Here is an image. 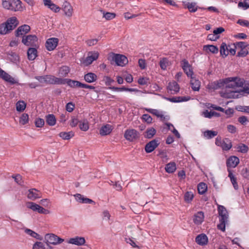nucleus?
Masks as SVG:
<instances>
[{
    "instance_id": "nucleus-61",
    "label": "nucleus",
    "mask_w": 249,
    "mask_h": 249,
    "mask_svg": "<svg viewBox=\"0 0 249 249\" xmlns=\"http://www.w3.org/2000/svg\"><path fill=\"white\" fill-rule=\"evenodd\" d=\"M33 249H45V248L43 243L36 242L34 244Z\"/></svg>"
},
{
    "instance_id": "nucleus-53",
    "label": "nucleus",
    "mask_w": 249,
    "mask_h": 249,
    "mask_svg": "<svg viewBox=\"0 0 249 249\" xmlns=\"http://www.w3.org/2000/svg\"><path fill=\"white\" fill-rule=\"evenodd\" d=\"M9 32L5 22L0 24V35H6Z\"/></svg>"
},
{
    "instance_id": "nucleus-30",
    "label": "nucleus",
    "mask_w": 249,
    "mask_h": 249,
    "mask_svg": "<svg viewBox=\"0 0 249 249\" xmlns=\"http://www.w3.org/2000/svg\"><path fill=\"white\" fill-rule=\"evenodd\" d=\"M204 219V213L202 212H198L195 214L193 220L196 224L200 225L203 222Z\"/></svg>"
},
{
    "instance_id": "nucleus-14",
    "label": "nucleus",
    "mask_w": 249,
    "mask_h": 249,
    "mask_svg": "<svg viewBox=\"0 0 249 249\" xmlns=\"http://www.w3.org/2000/svg\"><path fill=\"white\" fill-rule=\"evenodd\" d=\"M65 80L61 78H58L53 75H46V84H64Z\"/></svg>"
},
{
    "instance_id": "nucleus-19",
    "label": "nucleus",
    "mask_w": 249,
    "mask_h": 249,
    "mask_svg": "<svg viewBox=\"0 0 249 249\" xmlns=\"http://www.w3.org/2000/svg\"><path fill=\"white\" fill-rule=\"evenodd\" d=\"M179 86L176 81H172L169 83L167 89L168 93L175 94L179 90Z\"/></svg>"
},
{
    "instance_id": "nucleus-40",
    "label": "nucleus",
    "mask_w": 249,
    "mask_h": 249,
    "mask_svg": "<svg viewBox=\"0 0 249 249\" xmlns=\"http://www.w3.org/2000/svg\"><path fill=\"white\" fill-rule=\"evenodd\" d=\"M203 50L206 52H210L213 53H217L218 52V48L214 45H207L203 46Z\"/></svg>"
},
{
    "instance_id": "nucleus-35",
    "label": "nucleus",
    "mask_w": 249,
    "mask_h": 249,
    "mask_svg": "<svg viewBox=\"0 0 249 249\" xmlns=\"http://www.w3.org/2000/svg\"><path fill=\"white\" fill-rule=\"evenodd\" d=\"M176 164L174 162H170L167 163L165 167V170L168 173H173L176 170Z\"/></svg>"
},
{
    "instance_id": "nucleus-52",
    "label": "nucleus",
    "mask_w": 249,
    "mask_h": 249,
    "mask_svg": "<svg viewBox=\"0 0 249 249\" xmlns=\"http://www.w3.org/2000/svg\"><path fill=\"white\" fill-rule=\"evenodd\" d=\"M138 83L140 85H148L150 83V80L147 77H140L138 80Z\"/></svg>"
},
{
    "instance_id": "nucleus-11",
    "label": "nucleus",
    "mask_w": 249,
    "mask_h": 249,
    "mask_svg": "<svg viewBox=\"0 0 249 249\" xmlns=\"http://www.w3.org/2000/svg\"><path fill=\"white\" fill-rule=\"evenodd\" d=\"M26 196L28 199L34 201L41 197L40 192L35 188H32L28 190Z\"/></svg>"
},
{
    "instance_id": "nucleus-7",
    "label": "nucleus",
    "mask_w": 249,
    "mask_h": 249,
    "mask_svg": "<svg viewBox=\"0 0 249 249\" xmlns=\"http://www.w3.org/2000/svg\"><path fill=\"white\" fill-rule=\"evenodd\" d=\"M124 137L126 140L132 142L139 138V133L134 129H128L125 131Z\"/></svg>"
},
{
    "instance_id": "nucleus-62",
    "label": "nucleus",
    "mask_w": 249,
    "mask_h": 249,
    "mask_svg": "<svg viewBox=\"0 0 249 249\" xmlns=\"http://www.w3.org/2000/svg\"><path fill=\"white\" fill-rule=\"evenodd\" d=\"M45 122L43 119L37 118L35 121V125L37 127H42L44 125Z\"/></svg>"
},
{
    "instance_id": "nucleus-16",
    "label": "nucleus",
    "mask_w": 249,
    "mask_h": 249,
    "mask_svg": "<svg viewBox=\"0 0 249 249\" xmlns=\"http://www.w3.org/2000/svg\"><path fill=\"white\" fill-rule=\"evenodd\" d=\"M182 4L184 8L188 9L190 12H196L198 9V6L196 2L185 0L182 1Z\"/></svg>"
},
{
    "instance_id": "nucleus-42",
    "label": "nucleus",
    "mask_w": 249,
    "mask_h": 249,
    "mask_svg": "<svg viewBox=\"0 0 249 249\" xmlns=\"http://www.w3.org/2000/svg\"><path fill=\"white\" fill-rule=\"evenodd\" d=\"M59 136L63 140H68L74 136V133L72 131L61 132L59 134Z\"/></svg>"
},
{
    "instance_id": "nucleus-64",
    "label": "nucleus",
    "mask_w": 249,
    "mask_h": 249,
    "mask_svg": "<svg viewBox=\"0 0 249 249\" xmlns=\"http://www.w3.org/2000/svg\"><path fill=\"white\" fill-rule=\"evenodd\" d=\"M98 40H99V39H96V38L89 39L87 40L86 41V43L88 46H94V45H96L97 43Z\"/></svg>"
},
{
    "instance_id": "nucleus-38",
    "label": "nucleus",
    "mask_w": 249,
    "mask_h": 249,
    "mask_svg": "<svg viewBox=\"0 0 249 249\" xmlns=\"http://www.w3.org/2000/svg\"><path fill=\"white\" fill-rule=\"evenodd\" d=\"M79 128L83 131H87L89 129V123L87 119H83L79 122Z\"/></svg>"
},
{
    "instance_id": "nucleus-2",
    "label": "nucleus",
    "mask_w": 249,
    "mask_h": 249,
    "mask_svg": "<svg viewBox=\"0 0 249 249\" xmlns=\"http://www.w3.org/2000/svg\"><path fill=\"white\" fill-rule=\"evenodd\" d=\"M236 53L235 44H227L222 42L220 47V53L223 58L226 57L229 54L234 55Z\"/></svg>"
},
{
    "instance_id": "nucleus-54",
    "label": "nucleus",
    "mask_w": 249,
    "mask_h": 249,
    "mask_svg": "<svg viewBox=\"0 0 249 249\" xmlns=\"http://www.w3.org/2000/svg\"><path fill=\"white\" fill-rule=\"evenodd\" d=\"M29 122V116L26 113L22 114L19 118V123L22 125H24L27 124Z\"/></svg>"
},
{
    "instance_id": "nucleus-41",
    "label": "nucleus",
    "mask_w": 249,
    "mask_h": 249,
    "mask_svg": "<svg viewBox=\"0 0 249 249\" xmlns=\"http://www.w3.org/2000/svg\"><path fill=\"white\" fill-rule=\"evenodd\" d=\"M70 68L66 66L61 67L58 71V75L60 77H66L70 72Z\"/></svg>"
},
{
    "instance_id": "nucleus-49",
    "label": "nucleus",
    "mask_w": 249,
    "mask_h": 249,
    "mask_svg": "<svg viewBox=\"0 0 249 249\" xmlns=\"http://www.w3.org/2000/svg\"><path fill=\"white\" fill-rule=\"evenodd\" d=\"M184 197L186 203H190L194 197V193L191 191H188L184 194Z\"/></svg>"
},
{
    "instance_id": "nucleus-23",
    "label": "nucleus",
    "mask_w": 249,
    "mask_h": 249,
    "mask_svg": "<svg viewBox=\"0 0 249 249\" xmlns=\"http://www.w3.org/2000/svg\"><path fill=\"white\" fill-rule=\"evenodd\" d=\"M113 127L109 124H106L102 126L99 130V134L102 136H107L111 133Z\"/></svg>"
},
{
    "instance_id": "nucleus-8",
    "label": "nucleus",
    "mask_w": 249,
    "mask_h": 249,
    "mask_svg": "<svg viewBox=\"0 0 249 249\" xmlns=\"http://www.w3.org/2000/svg\"><path fill=\"white\" fill-rule=\"evenodd\" d=\"M180 64L182 69L188 77H191L194 76L192 67L187 60H182Z\"/></svg>"
},
{
    "instance_id": "nucleus-3",
    "label": "nucleus",
    "mask_w": 249,
    "mask_h": 249,
    "mask_svg": "<svg viewBox=\"0 0 249 249\" xmlns=\"http://www.w3.org/2000/svg\"><path fill=\"white\" fill-rule=\"evenodd\" d=\"M44 239L47 245H57L64 242V240L53 233L45 234Z\"/></svg>"
},
{
    "instance_id": "nucleus-57",
    "label": "nucleus",
    "mask_w": 249,
    "mask_h": 249,
    "mask_svg": "<svg viewBox=\"0 0 249 249\" xmlns=\"http://www.w3.org/2000/svg\"><path fill=\"white\" fill-rule=\"evenodd\" d=\"M103 81L107 86L111 85L112 83L114 82L113 79L108 76H104L103 78Z\"/></svg>"
},
{
    "instance_id": "nucleus-15",
    "label": "nucleus",
    "mask_w": 249,
    "mask_h": 249,
    "mask_svg": "<svg viewBox=\"0 0 249 249\" xmlns=\"http://www.w3.org/2000/svg\"><path fill=\"white\" fill-rule=\"evenodd\" d=\"M58 41V39L55 37L48 39L46 42V49L49 51H53L57 47Z\"/></svg>"
},
{
    "instance_id": "nucleus-44",
    "label": "nucleus",
    "mask_w": 249,
    "mask_h": 249,
    "mask_svg": "<svg viewBox=\"0 0 249 249\" xmlns=\"http://www.w3.org/2000/svg\"><path fill=\"white\" fill-rule=\"evenodd\" d=\"M9 59L13 62L17 63L19 61V56L14 52H10L8 54Z\"/></svg>"
},
{
    "instance_id": "nucleus-31",
    "label": "nucleus",
    "mask_w": 249,
    "mask_h": 249,
    "mask_svg": "<svg viewBox=\"0 0 249 249\" xmlns=\"http://www.w3.org/2000/svg\"><path fill=\"white\" fill-rule=\"evenodd\" d=\"M97 79V75L95 73L92 72L88 73L84 75L85 80L87 82L89 83H91L96 81Z\"/></svg>"
},
{
    "instance_id": "nucleus-50",
    "label": "nucleus",
    "mask_w": 249,
    "mask_h": 249,
    "mask_svg": "<svg viewBox=\"0 0 249 249\" xmlns=\"http://www.w3.org/2000/svg\"><path fill=\"white\" fill-rule=\"evenodd\" d=\"M169 64V61L166 58H162L160 60V65L161 69L163 70H166Z\"/></svg>"
},
{
    "instance_id": "nucleus-10",
    "label": "nucleus",
    "mask_w": 249,
    "mask_h": 249,
    "mask_svg": "<svg viewBox=\"0 0 249 249\" xmlns=\"http://www.w3.org/2000/svg\"><path fill=\"white\" fill-rule=\"evenodd\" d=\"M112 60L116 63V65L123 67L128 63V59L126 56L123 54H114Z\"/></svg>"
},
{
    "instance_id": "nucleus-24",
    "label": "nucleus",
    "mask_w": 249,
    "mask_h": 249,
    "mask_svg": "<svg viewBox=\"0 0 249 249\" xmlns=\"http://www.w3.org/2000/svg\"><path fill=\"white\" fill-rule=\"evenodd\" d=\"M239 163V158L234 156L230 157L226 161L227 166L229 168H235Z\"/></svg>"
},
{
    "instance_id": "nucleus-4",
    "label": "nucleus",
    "mask_w": 249,
    "mask_h": 249,
    "mask_svg": "<svg viewBox=\"0 0 249 249\" xmlns=\"http://www.w3.org/2000/svg\"><path fill=\"white\" fill-rule=\"evenodd\" d=\"M215 144L221 147L223 150L228 151L230 150L232 147L231 142L228 139L222 140L220 137H218L215 139Z\"/></svg>"
},
{
    "instance_id": "nucleus-18",
    "label": "nucleus",
    "mask_w": 249,
    "mask_h": 249,
    "mask_svg": "<svg viewBox=\"0 0 249 249\" xmlns=\"http://www.w3.org/2000/svg\"><path fill=\"white\" fill-rule=\"evenodd\" d=\"M62 9L66 16L69 18L72 17L73 13V9L69 2L65 1L63 3Z\"/></svg>"
},
{
    "instance_id": "nucleus-43",
    "label": "nucleus",
    "mask_w": 249,
    "mask_h": 249,
    "mask_svg": "<svg viewBox=\"0 0 249 249\" xmlns=\"http://www.w3.org/2000/svg\"><path fill=\"white\" fill-rule=\"evenodd\" d=\"M228 177L230 178L231 181L232 183L234 188L235 190H237L238 189V185L236 182V178L234 177L233 174L232 173L231 170H228Z\"/></svg>"
},
{
    "instance_id": "nucleus-46",
    "label": "nucleus",
    "mask_w": 249,
    "mask_h": 249,
    "mask_svg": "<svg viewBox=\"0 0 249 249\" xmlns=\"http://www.w3.org/2000/svg\"><path fill=\"white\" fill-rule=\"evenodd\" d=\"M236 148L238 152L242 153H246L249 150L248 146L243 143H240L237 145Z\"/></svg>"
},
{
    "instance_id": "nucleus-63",
    "label": "nucleus",
    "mask_w": 249,
    "mask_h": 249,
    "mask_svg": "<svg viewBox=\"0 0 249 249\" xmlns=\"http://www.w3.org/2000/svg\"><path fill=\"white\" fill-rule=\"evenodd\" d=\"M79 122L80 121H79L77 118L75 117H72L70 123V125L71 127H75L78 123L79 124Z\"/></svg>"
},
{
    "instance_id": "nucleus-12",
    "label": "nucleus",
    "mask_w": 249,
    "mask_h": 249,
    "mask_svg": "<svg viewBox=\"0 0 249 249\" xmlns=\"http://www.w3.org/2000/svg\"><path fill=\"white\" fill-rule=\"evenodd\" d=\"M24 9L25 7L22 6V2L20 0H11L10 10L21 12Z\"/></svg>"
},
{
    "instance_id": "nucleus-39",
    "label": "nucleus",
    "mask_w": 249,
    "mask_h": 249,
    "mask_svg": "<svg viewBox=\"0 0 249 249\" xmlns=\"http://www.w3.org/2000/svg\"><path fill=\"white\" fill-rule=\"evenodd\" d=\"M156 130L153 127L148 128L144 133V137L147 139L152 138L156 134Z\"/></svg>"
},
{
    "instance_id": "nucleus-20",
    "label": "nucleus",
    "mask_w": 249,
    "mask_h": 249,
    "mask_svg": "<svg viewBox=\"0 0 249 249\" xmlns=\"http://www.w3.org/2000/svg\"><path fill=\"white\" fill-rule=\"evenodd\" d=\"M5 23L9 31L10 32L14 29L18 24V21L16 17H13L8 18L5 22Z\"/></svg>"
},
{
    "instance_id": "nucleus-48",
    "label": "nucleus",
    "mask_w": 249,
    "mask_h": 249,
    "mask_svg": "<svg viewBox=\"0 0 249 249\" xmlns=\"http://www.w3.org/2000/svg\"><path fill=\"white\" fill-rule=\"evenodd\" d=\"M40 206L33 202H28L26 203L27 207L34 212H37Z\"/></svg>"
},
{
    "instance_id": "nucleus-34",
    "label": "nucleus",
    "mask_w": 249,
    "mask_h": 249,
    "mask_svg": "<svg viewBox=\"0 0 249 249\" xmlns=\"http://www.w3.org/2000/svg\"><path fill=\"white\" fill-rule=\"evenodd\" d=\"M47 124L50 126H54L56 124V120L53 114H48L45 117Z\"/></svg>"
},
{
    "instance_id": "nucleus-55",
    "label": "nucleus",
    "mask_w": 249,
    "mask_h": 249,
    "mask_svg": "<svg viewBox=\"0 0 249 249\" xmlns=\"http://www.w3.org/2000/svg\"><path fill=\"white\" fill-rule=\"evenodd\" d=\"M103 14V18L107 20H111L114 18L116 17V14L114 13L104 12Z\"/></svg>"
},
{
    "instance_id": "nucleus-32",
    "label": "nucleus",
    "mask_w": 249,
    "mask_h": 249,
    "mask_svg": "<svg viewBox=\"0 0 249 249\" xmlns=\"http://www.w3.org/2000/svg\"><path fill=\"white\" fill-rule=\"evenodd\" d=\"M196 241L200 245H206L208 242V238L205 234H199L196 236Z\"/></svg>"
},
{
    "instance_id": "nucleus-56",
    "label": "nucleus",
    "mask_w": 249,
    "mask_h": 249,
    "mask_svg": "<svg viewBox=\"0 0 249 249\" xmlns=\"http://www.w3.org/2000/svg\"><path fill=\"white\" fill-rule=\"evenodd\" d=\"M238 7L242 8L244 10L249 8V0H244L243 2H239L238 4Z\"/></svg>"
},
{
    "instance_id": "nucleus-37",
    "label": "nucleus",
    "mask_w": 249,
    "mask_h": 249,
    "mask_svg": "<svg viewBox=\"0 0 249 249\" xmlns=\"http://www.w3.org/2000/svg\"><path fill=\"white\" fill-rule=\"evenodd\" d=\"M28 58L30 60H34L37 56V50L34 48H30L27 51Z\"/></svg>"
},
{
    "instance_id": "nucleus-1",
    "label": "nucleus",
    "mask_w": 249,
    "mask_h": 249,
    "mask_svg": "<svg viewBox=\"0 0 249 249\" xmlns=\"http://www.w3.org/2000/svg\"><path fill=\"white\" fill-rule=\"evenodd\" d=\"M226 89H230L223 93L222 96L226 98H237L239 93H242L244 90L238 89L243 87L245 81L239 77H231L225 78Z\"/></svg>"
},
{
    "instance_id": "nucleus-45",
    "label": "nucleus",
    "mask_w": 249,
    "mask_h": 249,
    "mask_svg": "<svg viewBox=\"0 0 249 249\" xmlns=\"http://www.w3.org/2000/svg\"><path fill=\"white\" fill-rule=\"evenodd\" d=\"M218 134V132L215 131L213 130H207L204 132L203 135L206 138L209 139L213 138L216 136Z\"/></svg>"
},
{
    "instance_id": "nucleus-21",
    "label": "nucleus",
    "mask_w": 249,
    "mask_h": 249,
    "mask_svg": "<svg viewBox=\"0 0 249 249\" xmlns=\"http://www.w3.org/2000/svg\"><path fill=\"white\" fill-rule=\"evenodd\" d=\"M0 77L5 81L11 84H14L17 83L14 78L1 69H0Z\"/></svg>"
},
{
    "instance_id": "nucleus-9",
    "label": "nucleus",
    "mask_w": 249,
    "mask_h": 249,
    "mask_svg": "<svg viewBox=\"0 0 249 249\" xmlns=\"http://www.w3.org/2000/svg\"><path fill=\"white\" fill-rule=\"evenodd\" d=\"M225 87V79H222L212 82L207 85V88L208 89L213 90L223 88Z\"/></svg>"
},
{
    "instance_id": "nucleus-36",
    "label": "nucleus",
    "mask_w": 249,
    "mask_h": 249,
    "mask_svg": "<svg viewBox=\"0 0 249 249\" xmlns=\"http://www.w3.org/2000/svg\"><path fill=\"white\" fill-rule=\"evenodd\" d=\"M201 115L207 118H211L213 116L219 117L220 115L218 113L212 111H209L208 110L202 111L201 113Z\"/></svg>"
},
{
    "instance_id": "nucleus-6",
    "label": "nucleus",
    "mask_w": 249,
    "mask_h": 249,
    "mask_svg": "<svg viewBox=\"0 0 249 249\" xmlns=\"http://www.w3.org/2000/svg\"><path fill=\"white\" fill-rule=\"evenodd\" d=\"M38 39L35 35H28L23 36L22 39V42L26 46H35L37 43Z\"/></svg>"
},
{
    "instance_id": "nucleus-25",
    "label": "nucleus",
    "mask_w": 249,
    "mask_h": 249,
    "mask_svg": "<svg viewBox=\"0 0 249 249\" xmlns=\"http://www.w3.org/2000/svg\"><path fill=\"white\" fill-rule=\"evenodd\" d=\"M30 30V27L26 24L19 26L16 31V36H22L28 33Z\"/></svg>"
},
{
    "instance_id": "nucleus-47",
    "label": "nucleus",
    "mask_w": 249,
    "mask_h": 249,
    "mask_svg": "<svg viewBox=\"0 0 249 249\" xmlns=\"http://www.w3.org/2000/svg\"><path fill=\"white\" fill-rule=\"evenodd\" d=\"M197 190L199 194H204L207 190V185L205 183L201 182L198 185Z\"/></svg>"
},
{
    "instance_id": "nucleus-22",
    "label": "nucleus",
    "mask_w": 249,
    "mask_h": 249,
    "mask_svg": "<svg viewBox=\"0 0 249 249\" xmlns=\"http://www.w3.org/2000/svg\"><path fill=\"white\" fill-rule=\"evenodd\" d=\"M218 214L219 215V220L228 221L229 214L226 209L221 205L218 207Z\"/></svg>"
},
{
    "instance_id": "nucleus-26",
    "label": "nucleus",
    "mask_w": 249,
    "mask_h": 249,
    "mask_svg": "<svg viewBox=\"0 0 249 249\" xmlns=\"http://www.w3.org/2000/svg\"><path fill=\"white\" fill-rule=\"evenodd\" d=\"M158 145V141L156 140H152L146 144L145 150L147 153H150L154 151Z\"/></svg>"
},
{
    "instance_id": "nucleus-58",
    "label": "nucleus",
    "mask_w": 249,
    "mask_h": 249,
    "mask_svg": "<svg viewBox=\"0 0 249 249\" xmlns=\"http://www.w3.org/2000/svg\"><path fill=\"white\" fill-rule=\"evenodd\" d=\"M39 203L45 207H49L50 206L51 202L50 199L47 198L42 199L40 200Z\"/></svg>"
},
{
    "instance_id": "nucleus-5",
    "label": "nucleus",
    "mask_w": 249,
    "mask_h": 249,
    "mask_svg": "<svg viewBox=\"0 0 249 249\" xmlns=\"http://www.w3.org/2000/svg\"><path fill=\"white\" fill-rule=\"evenodd\" d=\"M99 54V53L96 51L89 52L87 57L82 62L83 64L85 66L90 65L94 61L97 59Z\"/></svg>"
},
{
    "instance_id": "nucleus-29",
    "label": "nucleus",
    "mask_w": 249,
    "mask_h": 249,
    "mask_svg": "<svg viewBox=\"0 0 249 249\" xmlns=\"http://www.w3.org/2000/svg\"><path fill=\"white\" fill-rule=\"evenodd\" d=\"M190 78V84L192 89L194 91H198L200 87V82L194 76Z\"/></svg>"
},
{
    "instance_id": "nucleus-51",
    "label": "nucleus",
    "mask_w": 249,
    "mask_h": 249,
    "mask_svg": "<svg viewBox=\"0 0 249 249\" xmlns=\"http://www.w3.org/2000/svg\"><path fill=\"white\" fill-rule=\"evenodd\" d=\"M26 105L23 101H19L16 104V109L18 111H23L26 108Z\"/></svg>"
},
{
    "instance_id": "nucleus-13",
    "label": "nucleus",
    "mask_w": 249,
    "mask_h": 249,
    "mask_svg": "<svg viewBox=\"0 0 249 249\" xmlns=\"http://www.w3.org/2000/svg\"><path fill=\"white\" fill-rule=\"evenodd\" d=\"M145 110L148 112L152 114L153 115L160 118L161 121H165L168 120L169 117L167 115H165L164 113L158 109L145 108Z\"/></svg>"
},
{
    "instance_id": "nucleus-60",
    "label": "nucleus",
    "mask_w": 249,
    "mask_h": 249,
    "mask_svg": "<svg viewBox=\"0 0 249 249\" xmlns=\"http://www.w3.org/2000/svg\"><path fill=\"white\" fill-rule=\"evenodd\" d=\"M220 223L217 225V228L221 231H224L225 230L226 224L228 223V221L219 220Z\"/></svg>"
},
{
    "instance_id": "nucleus-33",
    "label": "nucleus",
    "mask_w": 249,
    "mask_h": 249,
    "mask_svg": "<svg viewBox=\"0 0 249 249\" xmlns=\"http://www.w3.org/2000/svg\"><path fill=\"white\" fill-rule=\"evenodd\" d=\"M64 80H65V84L67 83L71 88H81L82 83L78 81L72 80L70 79H65Z\"/></svg>"
},
{
    "instance_id": "nucleus-27",
    "label": "nucleus",
    "mask_w": 249,
    "mask_h": 249,
    "mask_svg": "<svg viewBox=\"0 0 249 249\" xmlns=\"http://www.w3.org/2000/svg\"><path fill=\"white\" fill-rule=\"evenodd\" d=\"M191 98L189 96H178L173 98H166V99L173 103H178L186 102L190 100Z\"/></svg>"
},
{
    "instance_id": "nucleus-17",
    "label": "nucleus",
    "mask_w": 249,
    "mask_h": 249,
    "mask_svg": "<svg viewBox=\"0 0 249 249\" xmlns=\"http://www.w3.org/2000/svg\"><path fill=\"white\" fill-rule=\"evenodd\" d=\"M68 243L75 245L78 246L84 245L86 243L84 237L80 236H75L71 238L68 241Z\"/></svg>"
},
{
    "instance_id": "nucleus-28",
    "label": "nucleus",
    "mask_w": 249,
    "mask_h": 249,
    "mask_svg": "<svg viewBox=\"0 0 249 249\" xmlns=\"http://www.w3.org/2000/svg\"><path fill=\"white\" fill-rule=\"evenodd\" d=\"M74 196L76 200L79 203L91 204L93 202L91 199L85 197L80 194H77Z\"/></svg>"
},
{
    "instance_id": "nucleus-59",
    "label": "nucleus",
    "mask_w": 249,
    "mask_h": 249,
    "mask_svg": "<svg viewBox=\"0 0 249 249\" xmlns=\"http://www.w3.org/2000/svg\"><path fill=\"white\" fill-rule=\"evenodd\" d=\"M142 119L147 124H150L152 123V118L147 114H144L142 116Z\"/></svg>"
}]
</instances>
